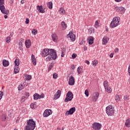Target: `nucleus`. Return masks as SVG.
I'll list each match as a JSON object with an SVG mask.
<instances>
[{"instance_id": "e433bc0d", "label": "nucleus", "mask_w": 130, "mask_h": 130, "mask_svg": "<svg viewBox=\"0 0 130 130\" xmlns=\"http://www.w3.org/2000/svg\"><path fill=\"white\" fill-rule=\"evenodd\" d=\"M32 79V76L31 75H27L26 76V81H30V80Z\"/></svg>"}, {"instance_id": "6e6d98bb", "label": "nucleus", "mask_w": 130, "mask_h": 130, "mask_svg": "<svg viewBox=\"0 0 130 130\" xmlns=\"http://www.w3.org/2000/svg\"><path fill=\"white\" fill-rule=\"evenodd\" d=\"M25 95L26 96V99L30 96V93L29 92H26Z\"/></svg>"}, {"instance_id": "39448f33", "label": "nucleus", "mask_w": 130, "mask_h": 130, "mask_svg": "<svg viewBox=\"0 0 130 130\" xmlns=\"http://www.w3.org/2000/svg\"><path fill=\"white\" fill-rule=\"evenodd\" d=\"M106 113L109 116L110 115V116H112V115H113V114H114V110H113V108L111 106H109L107 107L106 108Z\"/></svg>"}, {"instance_id": "4c0bfd02", "label": "nucleus", "mask_w": 130, "mask_h": 130, "mask_svg": "<svg viewBox=\"0 0 130 130\" xmlns=\"http://www.w3.org/2000/svg\"><path fill=\"white\" fill-rule=\"evenodd\" d=\"M19 49L20 50H22L23 49V43H19Z\"/></svg>"}, {"instance_id": "ea45409f", "label": "nucleus", "mask_w": 130, "mask_h": 130, "mask_svg": "<svg viewBox=\"0 0 130 130\" xmlns=\"http://www.w3.org/2000/svg\"><path fill=\"white\" fill-rule=\"evenodd\" d=\"M53 67V63H51L50 65H49L48 67V72L50 71L51 70V69H52V67Z\"/></svg>"}, {"instance_id": "338daca9", "label": "nucleus", "mask_w": 130, "mask_h": 130, "mask_svg": "<svg viewBox=\"0 0 130 130\" xmlns=\"http://www.w3.org/2000/svg\"><path fill=\"white\" fill-rule=\"evenodd\" d=\"M25 3V0H21V4H24Z\"/></svg>"}, {"instance_id": "e2e57ef3", "label": "nucleus", "mask_w": 130, "mask_h": 130, "mask_svg": "<svg viewBox=\"0 0 130 130\" xmlns=\"http://www.w3.org/2000/svg\"><path fill=\"white\" fill-rule=\"evenodd\" d=\"M115 52H118V48H115Z\"/></svg>"}, {"instance_id": "69168bd1", "label": "nucleus", "mask_w": 130, "mask_h": 130, "mask_svg": "<svg viewBox=\"0 0 130 130\" xmlns=\"http://www.w3.org/2000/svg\"><path fill=\"white\" fill-rule=\"evenodd\" d=\"M4 18H5V19H8V15H7V14L4 15Z\"/></svg>"}, {"instance_id": "412c9836", "label": "nucleus", "mask_w": 130, "mask_h": 130, "mask_svg": "<svg viewBox=\"0 0 130 130\" xmlns=\"http://www.w3.org/2000/svg\"><path fill=\"white\" fill-rule=\"evenodd\" d=\"M3 64L4 67H9V65L10 64V62H9V61L4 59L3 61Z\"/></svg>"}, {"instance_id": "774afa93", "label": "nucleus", "mask_w": 130, "mask_h": 130, "mask_svg": "<svg viewBox=\"0 0 130 130\" xmlns=\"http://www.w3.org/2000/svg\"><path fill=\"white\" fill-rule=\"evenodd\" d=\"M57 130H63V127H62V129H60L59 128H57Z\"/></svg>"}, {"instance_id": "c756f323", "label": "nucleus", "mask_w": 130, "mask_h": 130, "mask_svg": "<svg viewBox=\"0 0 130 130\" xmlns=\"http://www.w3.org/2000/svg\"><path fill=\"white\" fill-rule=\"evenodd\" d=\"M115 100L116 102H118V101H120V97L119 96V95L116 94L115 96Z\"/></svg>"}, {"instance_id": "423d86ee", "label": "nucleus", "mask_w": 130, "mask_h": 130, "mask_svg": "<svg viewBox=\"0 0 130 130\" xmlns=\"http://www.w3.org/2000/svg\"><path fill=\"white\" fill-rule=\"evenodd\" d=\"M51 51V49H44L42 51V56L44 57L45 56H47V55H49L50 53H52Z\"/></svg>"}, {"instance_id": "393cba45", "label": "nucleus", "mask_w": 130, "mask_h": 130, "mask_svg": "<svg viewBox=\"0 0 130 130\" xmlns=\"http://www.w3.org/2000/svg\"><path fill=\"white\" fill-rule=\"evenodd\" d=\"M19 70H20V69L19 68V67L15 66L14 70V74H18V73H19Z\"/></svg>"}, {"instance_id": "3c124183", "label": "nucleus", "mask_w": 130, "mask_h": 130, "mask_svg": "<svg viewBox=\"0 0 130 130\" xmlns=\"http://www.w3.org/2000/svg\"><path fill=\"white\" fill-rule=\"evenodd\" d=\"M29 22H30V20H29V18H26L25 23L26 24H29Z\"/></svg>"}, {"instance_id": "c9c22d12", "label": "nucleus", "mask_w": 130, "mask_h": 130, "mask_svg": "<svg viewBox=\"0 0 130 130\" xmlns=\"http://www.w3.org/2000/svg\"><path fill=\"white\" fill-rule=\"evenodd\" d=\"M24 88V86H23V84H20L18 87V89L19 91H21V90L22 89H23Z\"/></svg>"}, {"instance_id": "b1692460", "label": "nucleus", "mask_w": 130, "mask_h": 130, "mask_svg": "<svg viewBox=\"0 0 130 130\" xmlns=\"http://www.w3.org/2000/svg\"><path fill=\"white\" fill-rule=\"evenodd\" d=\"M53 4H52V2H48L47 4V6L49 9L50 10H52V6Z\"/></svg>"}, {"instance_id": "49530a36", "label": "nucleus", "mask_w": 130, "mask_h": 130, "mask_svg": "<svg viewBox=\"0 0 130 130\" xmlns=\"http://www.w3.org/2000/svg\"><path fill=\"white\" fill-rule=\"evenodd\" d=\"M4 4H5V0H0V7H2V6H4Z\"/></svg>"}, {"instance_id": "f03ea898", "label": "nucleus", "mask_w": 130, "mask_h": 130, "mask_svg": "<svg viewBox=\"0 0 130 130\" xmlns=\"http://www.w3.org/2000/svg\"><path fill=\"white\" fill-rule=\"evenodd\" d=\"M51 52L52 53H50V56H48L47 58H46V61H50V60H52V59H54V60H55V59L57 58L56 51H55L53 49H51Z\"/></svg>"}, {"instance_id": "680f3d73", "label": "nucleus", "mask_w": 130, "mask_h": 130, "mask_svg": "<svg viewBox=\"0 0 130 130\" xmlns=\"http://www.w3.org/2000/svg\"><path fill=\"white\" fill-rule=\"evenodd\" d=\"M87 49H88V48L87 47H86V46L84 47V50L85 51H86V50H87Z\"/></svg>"}, {"instance_id": "aec40b11", "label": "nucleus", "mask_w": 130, "mask_h": 130, "mask_svg": "<svg viewBox=\"0 0 130 130\" xmlns=\"http://www.w3.org/2000/svg\"><path fill=\"white\" fill-rule=\"evenodd\" d=\"M31 60L34 66H36L37 61H36V58L34 54L31 55Z\"/></svg>"}, {"instance_id": "a19ab883", "label": "nucleus", "mask_w": 130, "mask_h": 130, "mask_svg": "<svg viewBox=\"0 0 130 130\" xmlns=\"http://www.w3.org/2000/svg\"><path fill=\"white\" fill-rule=\"evenodd\" d=\"M97 63H98V60H93L92 62V64H93V66H94V67L96 66Z\"/></svg>"}, {"instance_id": "72a5a7b5", "label": "nucleus", "mask_w": 130, "mask_h": 130, "mask_svg": "<svg viewBox=\"0 0 130 130\" xmlns=\"http://www.w3.org/2000/svg\"><path fill=\"white\" fill-rule=\"evenodd\" d=\"M82 71H83V70H82V68H81V67H79L77 68V72L79 75L82 73Z\"/></svg>"}, {"instance_id": "a878e982", "label": "nucleus", "mask_w": 130, "mask_h": 130, "mask_svg": "<svg viewBox=\"0 0 130 130\" xmlns=\"http://www.w3.org/2000/svg\"><path fill=\"white\" fill-rule=\"evenodd\" d=\"M14 64L15 66L19 67L20 66V60L19 59H16L14 61Z\"/></svg>"}, {"instance_id": "5701e85b", "label": "nucleus", "mask_w": 130, "mask_h": 130, "mask_svg": "<svg viewBox=\"0 0 130 130\" xmlns=\"http://www.w3.org/2000/svg\"><path fill=\"white\" fill-rule=\"evenodd\" d=\"M109 39L106 37H104L103 40V44L105 45L108 43Z\"/></svg>"}, {"instance_id": "de8ad7c7", "label": "nucleus", "mask_w": 130, "mask_h": 130, "mask_svg": "<svg viewBox=\"0 0 130 130\" xmlns=\"http://www.w3.org/2000/svg\"><path fill=\"white\" fill-rule=\"evenodd\" d=\"M72 56V58L74 59L76 58V57H77V55L76 54V53H73Z\"/></svg>"}, {"instance_id": "bf43d9fd", "label": "nucleus", "mask_w": 130, "mask_h": 130, "mask_svg": "<svg viewBox=\"0 0 130 130\" xmlns=\"http://www.w3.org/2000/svg\"><path fill=\"white\" fill-rule=\"evenodd\" d=\"M85 63H86L87 64H90V61L88 60H85Z\"/></svg>"}, {"instance_id": "13d9d810", "label": "nucleus", "mask_w": 130, "mask_h": 130, "mask_svg": "<svg viewBox=\"0 0 130 130\" xmlns=\"http://www.w3.org/2000/svg\"><path fill=\"white\" fill-rule=\"evenodd\" d=\"M71 70L72 71H74V70H75V66L74 65H72V66H71Z\"/></svg>"}, {"instance_id": "4be33fe9", "label": "nucleus", "mask_w": 130, "mask_h": 130, "mask_svg": "<svg viewBox=\"0 0 130 130\" xmlns=\"http://www.w3.org/2000/svg\"><path fill=\"white\" fill-rule=\"evenodd\" d=\"M34 100H37L38 99H40V94H39L37 93H35L34 94Z\"/></svg>"}, {"instance_id": "79ce46f5", "label": "nucleus", "mask_w": 130, "mask_h": 130, "mask_svg": "<svg viewBox=\"0 0 130 130\" xmlns=\"http://www.w3.org/2000/svg\"><path fill=\"white\" fill-rule=\"evenodd\" d=\"M84 94L86 97H89V91H88V89L85 90Z\"/></svg>"}, {"instance_id": "9b49d317", "label": "nucleus", "mask_w": 130, "mask_h": 130, "mask_svg": "<svg viewBox=\"0 0 130 130\" xmlns=\"http://www.w3.org/2000/svg\"><path fill=\"white\" fill-rule=\"evenodd\" d=\"M51 114H52V111L50 109H47L44 111L43 115L44 117H48Z\"/></svg>"}, {"instance_id": "2f4dec72", "label": "nucleus", "mask_w": 130, "mask_h": 130, "mask_svg": "<svg viewBox=\"0 0 130 130\" xmlns=\"http://www.w3.org/2000/svg\"><path fill=\"white\" fill-rule=\"evenodd\" d=\"M123 99L125 101H128L129 100V96H128V95H127V94L124 95Z\"/></svg>"}, {"instance_id": "f257e3e1", "label": "nucleus", "mask_w": 130, "mask_h": 130, "mask_svg": "<svg viewBox=\"0 0 130 130\" xmlns=\"http://www.w3.org/2000/svg\"><path fill=\"white\" fill-rule=\"evenodd\" d=\"M36 127V122L32 119H30L27 121V125L24 130H34Z\"/></svg>"}, {"instance_id": "1a4fd4ad", "label": "nucleus", "mask_w": 130, "mask_h": 130, "mask_svg": "<svg viewBox=\"0 0 130 130\" xmlns=\"http://www.w3.org/2000/svg\"><path fill=\"white\" fill-rule=\"evenodd\" d=\"M68 38H70L71 40L72 41H75L76 40V35L74 34V32L70 31L68 35H67Z\"/></svg>"}, {"instance_id": "c85d7f7f", "label": "nucleus", "mask_w": 130, "mask_h": 130, "mask_svg": "<svg viewBox=\"0 0 130 130\" xmlns=\"http://www.w3.org/2000/svg\"><path fill=\"white\" fill-rule=\"evenodd\" d=\"M2 121H6L7 120V115H3L1 117Z\"/></svg>"}, {"instance_id": "7ed1b4c3", "label": "nucleus", "mask_w": 130, "mask_h": 130, "mask_svg": "<svg viewBox=\"0 0 130 130\" xmlns=\"http://www.w3.org/2000/svg\"><path fill=\"white\" fill-rule=\"evenodd\" d=\"M120 18L118 17L113 18L112 21L111 22L110 24V27L112 28H115V27H117L118 24H119Z\"/></svg>"}, {"instance_id": "5fc2aeb1", "label": "nucleus", "mask_w": 130, "mask_h": 130, "mask_svg": "<svg viewBox=\"0 0 130 130\" xmlns=\"http://www.w3.org/2000/svg\"><path fill=\"white\" fill-rule=\"evenodd\" d=\"M60 14H63V13H66V11H64V10H62V9H60Z\"/></svg>"}, {"instance_id": "f3484780", "label": "nucleus", "mask_w": 130, "mask_h": 130, "mask_svg": "<svg viewBox=\"0 0 130 130\" xmlns=\"http://www.w3.org/2000/svg\"><path fill=\"white\" fill-rule=\"evenodd\" d=\"M51 37H52V39L53 41H54V42H56V41H57L58 38H57V36L56 35V34L52 33Z\"/></svg>"}, {"instance_id": "a18cd8bd", "label": "nucleus", "mask_w": 130, "mask_h": 130, "mask_svg": "<svg viewBox=\"0 0 130 130\" xmlns=\"http://www.w3.org/2000/svg\"><path fill=\"white\" fill-rule=\"evenodd\" d=\"M99 27V22H98V20H96L95 22V27L98 28Z\"/></svg>"}, {"instance_id": "37998d69", "label": "nucleus", "mask_w": 130, "mask_h": 130, "mask_svg": "<svg viewBox=\"0 0 130 130\" xmlns=\"http://www.w3.org/2000/svg\"><path fill=\"white\" fill-rule=\"evenodd\" d=\"M57 77H58V76L57 75V74L56 73H54V74H53V79H57Z\"/></svg>"}, {"instance_id": "6ab92c4d", "label": "nucleus", "mask_w": 130, "mask_h": 130, "mask_svg": "<svg viewBox=\"0 0 130 130\" xmlns=\"http://www.w3.org/2000/svg\"><path fill=\"white\" fill-rule=\"evenodd\" d=\"M94 43V38L92 36L88 37V44L92 45V44Z\"/></svg>"}, {"instance_id": "0e129e2a", "label": "nucleus", "mask_w": 130, "mask_h": 130, "mask_svg": "<svg viewBox=\"0 0 130 130\" xmlns=\"http://www.w3.org/2000/svg\"><path fill=\"white\" fill-rule=\"evenodd\" d=\"M61 57H63V56H64V53L61 52Z\"/></svg>"}, {"instance_id": "a211bd4d", "label": "nucleus", "mask_w": 130, "mask_h": 130, "mask_svg": "<svg viewBox=\"0 0 130 130\" xmlns=\"http://www.w3.org/2000/svg\"><path fill=\"white\" fill-rule=\"evenodd\" d=\"M25 44L26 48H30L31 47V41L29 40H26L25 41Z\"/></svg>"}, {"instance_id": "603ef678", "label": "nucleus", "mask_w": 130, "mask_h": 130, "mask_svg": "<svg viewBox=\"0 0 130 130\" xmlns=\"http://www.w3.org/2000/svg\"><path fill=\"white\" fill-rule=\"evenodd\" d=\"M61 52L63 53L66 52V49L64 48H61Z\"/></svg>"}, {"instance_id": "dca6fc26", "label": "nucleus", "mask_w": 130, "mask_h": 130, "mask_svg": "<svg viewBox=\"0 0 130 130\" xmlns=\"http://www.w3.org/2000/svg\"><path fill=\"white\" fill-rule=\"evenodd\" d=\"M99 98V92H95L93 94V96H92V101H93V102H96V101H97Z\"/></svg>"}, {"instance_id": "f704fd0d", "label": "nucleus", "mask_w": 130, "mask_h": 130, "mask_svg": "<svg viewBox=\"0 0 130 130\" xmlns=\"http://www.w3.org/2000/svg\"><path fill=\"white\" fill-rule=\"evenodd\" d=\"M104 86L105 88L109 87V86H108V81H107V80L105 81L104 82Z\"/></svg>"}, {"instance_id": "8fccbe9b", "label": "nucleus", "mask_w": 130, "mask_h": 130, "mask_svg": "<svg viewBox=\"0 0 130 130\" xmlns=\"http://www.w3.org/2000/svg\"><path fill=\"white\" fill-rule=\"evenodd\" d=\"M81 45H84L85 44V40L83 39L82 41L80 43Z\"/></svg>"}, {"instance_id": "ddd939ff", "label": "nucleus", "mask_w": 130, "mask_h": 130, "mask_svg": "<svg viewBox=\"0 0 130 130\" xmlns=\"http://www.w3.org/2000/svg\"><path fill=\"white\" fill-rule=\"evenodd\" d=\"M61 94V91L60 90H58L57 92L54 95V100H56L60 97V94Z\"/></svg>"}, {"instance_id": "7c9ffc66", "label": "nucleus", "mask_w": 130, "mask_h": 130, "mask_svg": "<svg viewBox=\"0 0 130 130\" xmlns=\"http://www.w3.org/2000/svg\"><path fill=\"white\" fill-rule=\"evenodd\" d=\"M30 107L31 109H35L36 108V104L35 103H32L30 105Z\"/></svg>"}, {"instance_id": "9d476101", "label": "nucleus", "mask_w": 130, "mask_h": 130, "mask_svg": "<svg viewBox=\"0 0 130 130\" xmlns=\"http://www.w3.org/2000/svg\"><path fill=\"white\" fill-rule=\"evenodd\" d=\"M76 111V107L71 108L69 111H67L65 113V115H72L74 114Z\"/></svg>"}, {"instance_id": "f8f14e48", "label": "nucleus", "mask_w": 130, "mask_h": 130, "mask_svg": "<svg viewBox=\"0 0 130 130\" xmlns=\"http://www.w3.org/2000/svg\"><path fill=\"white\" fill-rule=\"evenodd\" d=\"M68 84L70 86H73V85H75V78H74V76H71L69 78Z\"/></svg>"}, {"instance_id": "2eb2a0df", "label": "nucleus", "mask_w": 130, "mask_h": 130, "mask_svg": "<svg viewBox=\"0 0 130 130\" xmlns=\"http://www.w3.org/2000/svg\"><path fill=\"white\" fill-rule=\"evenodd\" d=\"M116 11L118 13H119V14H124V12H125V8L122 7H118Z\"/></svg>"}, {"instance_id": "473e14b6", "label": "nucleus", "mask_w": 130, "mask_h": 130, "mask_svg": "<svg viewBox=\"0 0 130 130\" xmlns=\"http://www.w3.org/2000/svg\"><path fill=\"white\" fill-rule=\"evenodd\" d=\"M61 25L62 28H63L64 29L67 28V24H66V22H64V21L61 22Z\"/></svg>"}, {"instance_id": "052dcab7", "label": "nucleus", "mask_w": 130, "mask_h": 130, "mask_svg": "<svg viewBox=\"0 0 130 130\" xmlns=\"http://www.w3.org/2000/svg\"><path fill=\"white\" fill-rule=\"evenodd\" d=\"M110 57H111V58H112V57H113V53H111L110 54Z\"/></svg>"}, {"instance_id": "20e7f679", "label": "nucleus", "mask_w": 130, "mask_h": 130, "mask_svg": "<svg viewBox=\"0 0 130 130\" xmlns=\"http://www.w3.org/2000/svg\"><path fill=\"white\" fill-rule=\"evenodd\" d=\"M74 98V94L72 91H69L68 92L66 95V98L64 99V102H69V101H72Z\"/></svg>"}, {"instance_id": "c03bdc74", "label": "nucleus", "mask_w": 130, "mask_h": 130, "mask_svg": "<svg viewBox=\"0 0 130 130\" xmlns=\"http://www.w3.org/2000/svg\"><path fill=\"white\" fill-rule=\"evenodd\" d=\"M31 33L34 34V35H36V34H37V29H32Z\"/></svg>"}, {"instance_id": "4d7b16f0", "label": "nucleus", "mask_w": 130, "mask_h": 130, "mask_svg": "<svg viewBox=\"0 0 130 130\" xmlns=\"http://www.w3.org/2000/svg\"><path fill=\"white\" fill-rule=\"evenodd\" d=\"M24 42V39L23 38L20 39L19 43H23Z\"/></svg>"}, {"instance_id": "864d4df0", "label": "nucleus", "mask_w": 130, "mask_h": 130, "mask_svg": "<svg viewBox=\"0 0 130 130\" xmlns=\"http://www.w3.org/2000/svg\"><path fill=\"white\" fill-rule=\"evenodd\" d=\"M41 98H44V93H42L41 95H40V99H41Z\"/></svg>"}, {"instance_id": "09e8293b", "label": "nucleus", "mask_w": 130, "mask_h": 130, "mask_svg": "<svg viewBox=\"0 0 130 130\" xmlns=\"http://www.w3.org/2000/svg\"><path fill=\"white\" fill-rule=\"evenodd\" d=\"M3 91H0V100H2V98H3Z\"/></svg>"}, {"instance_id": "bb28decb", "label": "nucleus", "mask_w": 130, "mask_h": 130, "mask_svg": "<svg viewBox=\"0 0 130 130\" xmlns=\"http://www.w3.org/2000/svg\"><path fill=\"white\" fill-rule=\"evenodd\" d=\"M106 91L108 92V93H111L112 92V89L109 86H107V87L105 88Z\"/></svg>"}, {"instance_id": "cd10ccee", "label": "nucleus", "mask_w": 130, "mask_h": 130, "mask_svg": "<svg viewBox=\"0 0 130 130\" xmlns=\"http://www.w3.org/2000/svg\"><path fill=\"white\" fill-rule=\"evenodd\" d=\"M125 124L127 127H130V119H128L126 120Z\"/></svg>"}, {"instance_id": "0eeeda50", "label": "nucleus", "mask_w": 130, "mask_h": 130, "mask_svg": "<svg viewBox=\"0 0 130 130\" xmlns=\"http://www.w3.org/2000/svg\"><path fill=\"white\" fill-rule=\"evenodd\" d=\"M0 10L1 13L4 14V15H9V14H10V11L9 10H6L4 5L0 6Z\"/></svg>"}, {"instance_id": "58836bf2", "label": "nucleus", "mask_w": 130, "mask_h": 130, "mask_svg": "<svg viewBox=\"0 0 130 130\" xmlns=\"http://www.w3.org/2000/svg\"><path fill=\"white\" fill-rule=\"evenodd\" d=\"M6 41L7 42V43H10V42H11V37H8L6 39Z\"/></svg>"}, {"instance_id": "6e6552de", "label": "nucleus", "mask_w": 130, "mask_h": 130, "mask_svg": "<svg viewBox=\"0 0 130 130\" xmlns=\"http://www.w3.org/2000/svg\"><path fill=\"white\" fill-rule=\"evenodd\" d=\"M102 125L100 123H94L92 124V128L94 130H100Z\"/></svg>"}, {"instance_id": "4468645a", "label": "nucleus", "mask_w": 130, "mask_h": 130, "mask_svg": "<svg viewBox=\"0 0 130 130\" xmlns=\"http://www.w3.org/2000/svg\"><path fill=\"white\" fill-rule=\"evenodd\" d=\"M37 10L39 12V13H45V9H43V7L42 5L39 6L38 5L37 6Z\"/></svg>"}]
</instances>
